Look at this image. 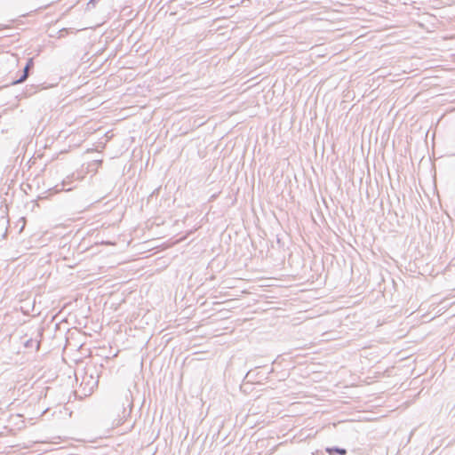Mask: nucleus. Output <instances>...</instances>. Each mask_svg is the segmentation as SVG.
I'll return each mask as SVG.
<instances>
[{
  "label": "nucleus",
  "mask_w": 455,
  "mask_h": 455,
  "mask_svg": "<svg viewBox=\"0 0 455 455\" xmlns=\"http://www.w3.org/2000/svg\"><path fill=\"white\" fill-rule=\"evenodd\" d=\"M99 384V374L95 367L86 368L82 377L80 384L81 395L88 396L92 394Z\"/></svg>",
  "instance_id": "nucleus-1"
},
{
  "label": "nucleus",
  "mask_w": 455,
  "mask_h": 455,
  "mask_svg": "<svg viewBox=\"0 0 455 455\" xmlns=\"http://www.w3.org/2000/svg\"><path fill=\"white\" fill-rule=\"evenodd\" d=\"M34 65H35L34 58H28L27 62H26L25 67L21 70L20 76L17 79L13 80L11 83V84L12 85H16V84L24 83L28 79V77L29 76L32 69L34 68Z\"/></svg>",
  "instance_id": "nucleus-2"
},
{
  "label": "nucleus",
  "mask_w": 455,
  "mask_h": 455,
  "mask_svg": "<svg viewBox=\"0 0 455 455\" xmlns=\"http://www.w3.org/2000/svg\"><path fill=\"white\" fill-rule=\"evenodd\" d=\"M9 219L7 216L2 215L0 217V236L6 238L8 232Z\"/></svg>",
  "instance_id": "nucleus-3"
},
{
  "label": "nucleus",
  "mask_w": 455,
  "mask_h": 455,
  "mask_svg": "<svg viewBox=\"0 0 455 455\" xmlns=\"http://www.w3.org/2000/svg\"><path fill=\"white\" fill-rule=\"evenodd\" d=\"M325 451L329 455H336V454H338V455H346L347 453L346 449L340 448V447H338V446L327 447L325 449Z\"/></svg>",
  "instance_id": "nucleus-4"
},
{
  "label": "nucleus",
  "mask_w": 455,
  "mask_h": 455,
  "mask_svg": "<svg viewBox=\"0 0 455 455\" xmlns=\"http://www.w3.org/2000/svg\"><path fill=\"white\" fill-rule=\"evenodd\" d=\"M39 87H40V85H34V84L28 85L24 92L25 96L28 97V96L33 95L34 93H36L37 92Z\"/></svg>",
  "instance_id": "nucleus-5"
},
{
  "label": "nucleus",
  "mask_w": 455,
  "mask_h": 455,
  "mask_svg": "<svg viewBox=\"0 0 455 455\" xmlns=\"http://www.w3.org/2000/svg\"><path fill=\"white\" fill-rule=\"evenodd\" d=\"M35 343H36V350H38L39 347H40V341L34 340L33 339H29L26 340L24 343V346L26 347H32Z\"/></svg>",
  "instance_id": "nucleus-6"
},
{
  "label": "nucleus",
  "mask_w": 455,
  "mask_h": 455,
  "mask_svg": "<svg viewBox=\"0 0 455 455\" xmlns=\"http://www.w3.org/2000/svg\"><path fill=\"white\" fill-rule=\"evenodd\" d=\"M251 373H252V371H249L246 375H245V379H251Z\"/></svg>",
  "instance_id": "nucleus-7"
},
{
  "label": "nucleus",
  "mask_w": 455,
  "mask_h": 455,
  "mask_svg": "<svg viewBox=\"0 0 455 455\" xmlns=\"http://www.w3.org/2000/svg\"><path fill=\"white\" fill-rule=\"evenodd\" d=\"M61 189H65V185H64V183L62 184V188H61Z\"/></svg>",
  "instance_id": "nucleus-8"
},
{
  "label": "nucleus",
  "mask_w": 455,
  "mask_h": 455,
  "mask_svg": "<svg viewBox=\"0 0 455 455\" xmlns=\"http://www.w3.org/2000/svg\"><path fill=\"white\" fill-rule=\"evenodd\" d=\"M2 118V116L0 115V119Z\"/></svg>",
  "instance_id": "nucleus-9"
}]
</instances>
